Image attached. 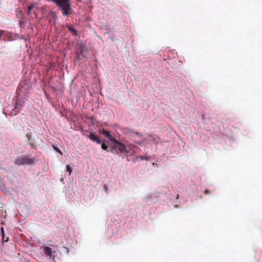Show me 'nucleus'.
<instances>
[{"label":"nucleus","mask_w":262,"mask_h":262,"mask_svg":"<svg viewBox=\"0 0 262 262\" xmlns=\"http://www.w3.org/2000/svg\"><path fill=\"white\" fill-rule=\"evenodd\" d=\"M37 161L38 160L35 158L24 156L18 157L15 161V164L18 166L31 165Z\"/></svg>","instance_id":"nucleus-1"},{"label":"nucleus","mask_w":262,"mask_h":262,"mask_svg":"<svg viewBox=\"0 0 262 262\" xmlns=\"http://www.w3.org/2000/svg\"><path fill=\"white\" fill-rule=\"evenodd\" d=\"M99 133L105 136L114 145V147L117 146H120L121 147H125V146L114 138L110 134V132L104 129L99 130Z\"/></svg>","instance_id":"nucleus-2"},{"label":"nucleus","mask_w":262,"mask_h":262,"mask_svg":"<svg viewBox=\"0 0 262 262\" xmlns=\"http://www.w3.org/2000/svg\"><path fill=\"white\" fill-rule=\"evenodd\" d=\"M78 52L83 57H86L87 53V48L83 44L79 45L78 47Z\"/></svg>","instance_id":"nucleus-3"},{"label":"nucleus","mask_w":262,"mask_h":262,"mask_svg":"<svg viewBox=\"0 0 262 262\" xmlns=\"http://www.w3.org/2000/svg\"><path fill=\"white\" fill-rule=\"evenodd\" d=\"M89 138L92 141L100 144L101 143L99 138L94 134L91 133L89 135Z\"/></svg>","instance_id":"nucleus-4"},{"label":"nucleus","mask_w":262,"mask_h":262,"mask_svg":"<svg viewBox=\"0 0 262 262\" xmlns=\"http://www.w3.org/2000/svg\"><path fill=\"white\" fill-rule=\"evenodd\" d=\"M43 250L44 252V254L46 256H51V254L52 253V250L51 248L49 247H42Z\"/></svg>","instance_id":"nucleus-5"},{"label":"nucleus","mask_w":262,"mask_h":262,"mask_svg":"<svg viewBox=\"0 0 262 262\" xmlns=\"http://www.w3.org/2000/svg\"><path fill=\"white\" fill-rule=\"evenodd\" d=\"M117 149H118L119 150L120 152H128L127 148H111L112 150H115Z\"/></svg>","instance_id":"nucleus-6"},{"label":"nucleus","mask_w":262,"mask_h":262,"mask_svg":"<svg viewBox=\"0 0 262 262\" xmlns=\"http://www.w3.org/2000/svg\"><path fill=\"white\" fill-rule=\"evenodd\" d=\"M66 169H67V171L69 172V175H71V173H72V169L70 167V165H67L66 166Z\"/></svg>","instance_id":"nucleus-7"},{"label":"nucleus","mask_w":262,"mask_h":262,"mask_svg":"<svg viewBox=\"0 0 262 262\" xmlns=\"http://www.w3.org/2000/svg\"><path fill=\"white\" fill-rule=\"evenodd\" d=\"M68 30L70 31H71V32L74 33L75 34H76V30L73 28H72V27L68 26Z\"/></svg>","instance_id":"nucleus-8"},{"label":"nucleus","mask_w":262,"mask_h":262,"mask_svg":"<svg viewBox=\"0 0 262 262\" xmlns=\"http://www.w3.org/2000/svg\"><path fill=\"white\" fill-rule=\"evenodd\" d=\"M1 235L2 236V239H3V240H4V230L3 228H2L1 229Z\"/></svg>","instance_id":"nucleus-9"},{"label":"nucleus","mask_w":262,"mask_h":262,"mask_svg":"<svg viewBox=\"0 0 262 262\" xmlns=\"http://www.w3.org/2000/svg\"><path fill=\"white\" fill-rule=\"evenodd\" d=\"M34 4H31V5H30L28 7V9H29V10H31L33 9V8L34 7Z\"/></svg>","instance_id":"nucleus-10"},{"label":"nucleus","mask_w":262,"mask_h":262,"mask_svg":"<svg viewBox=\"0 0 262 262\" xmlns=\"http://www.w3.org/2000/svg\"><path fill=\"white\" fill-rule=\"evenodd\" d=\"M5 31L0 30V39H1L2 36L4 34Z\"/></svg>","instance_id":"nucleus-11"},{"label":"nucleus","mask_w":262,"mask_h":262,"mask_svg":"<svg viewBox=\"0 0 262 262\" xmlns=\"http://www.w3.org/2000/svg\"><path fill=\"white\" fill-rule=\"evenodd\" d=\"M134 134L135 135H137V136H138L139 137H141V135L139 133H138V132H135V133H134Z\"/></svg>","instance_id":"nucleus-12"},{"label":"nucleus","mask_w":262,"mask_h":262,"mask_svg":"<svg viewBox=\"0 0 262 262\" xmlns=\"http://www.w3.org/2000/svg\"><path fill=\"white\" fill-rule=\"evenodd\" d=\"M55 150H56L57 151H58L59 153L62 154V152L61 151L59 150V148H54Z\"/></svg>","instance_id":"nucleus-13"},{"label":"nucleus","mask_w":262,"mask_h":262,"mask_svg":"<svg viewBox=\"0 0 262 262\" xmlns=\"http://www.w3.org/2000/svg\"><path fill=\"white\" fill-rule=\"evenodd\" d=\"M101 147H102V148H103V147H107V146H106L104 143H103L102 144Z\"/></svg>","instance_id":"nucleus-14"},{"label":"nucleus","mask_w":262,"mask_h":262,"mask_svg":"<svg viewBox=\"0 0 262 262\" xmlns=\"http://www.w3.org/2000/svg\"><path fill=\"white\" fill-rule=\"evenodd\" d=\"M204 193H205V194H209V191H208V190H205L204 191Z\"/></svg>","instance_id":"nucleus-15"},{"label":"nucleus","mask_w":262,"mask_h":262,"mask_svg":"<svg viewBox=\"0 0 262 262\" xmlns=\"http://www.w3.org/2000/svg\"><path fill=\"white\" fill-rule=\"evenodd\" d=\"M31 10H29V9H28V11H27V14L28 15H29L31 14Z\"/></svg>","instance_id":"nucleus-16"},{"label":"nucleus","mask_w":262,"mask_h":262,"mask_svg":"<svg viewBox=\"0 0 262 262\" xmlns=\"http://www.w3.org/2000/svg\"><path fill=\"white\" fill-rule=\"evenodd\" d=\"M141 159L142 160L144 159L142 157H141Z\"/></svg>","instance_id":"nucleus-17"},{"label":"nucleus","mask_w":262,"mask_h":262,"mask_svg":"<svg viewBox=\"0 0 262 262\" xmlns=\"http://www.w3.org/2000/svg\"><path fill=\"white\" fill-rule=\"evenodd\" d=\"M103 150H106L107 149V148H102Z\"/></svg>","instance_id":"nucleus-18"}]
</instances>
